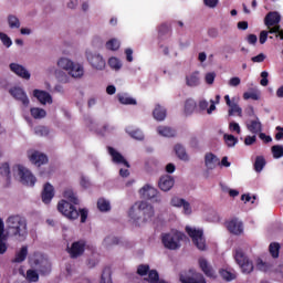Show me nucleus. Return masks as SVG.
Returning a JSON list of instances; mask_svg holds the SVG:
<instances>
[{"instance_id": "nucleus-44", "label": "nucleus", "mask_w": 283, "mask_h": 283, "mask_svg": "<svg viewBox=\"0 0 283 283\" xmlns=\"http://www.w3.org/2000/svg\"><path fill=\"white\" fill-rule=\"evenodd\" d=\"M130 138H135V140H145V135L143 130L135 129V130H126Z\"/></svg>"}, {"instance_id": "nucleus-60", "label": "nucleus", "mask_w": 283, "mask_h": 283, "mask_svg": "<svg viewBox=\"0 0 283 283\" xmlns=\"http://www.w3.org/2000/svg\"><path fill=\"white\" fill-rule=\"evenodd\" d=\"M268 39H269V32L268 31H261L260 36H259V43L261 45H264V43H266Z\"/></svg>"}, {"instance_id": "nucleus-45", "label": "nucleus", "mask_w": 283, "mask_h": 283, "mask_svg": "<svg viewBox=\"0 0 283 283\" xmlns=\"http://www.w3.org/2000/svg\"><path fill=\"white\" fill-rule=\"evenodd\" d=\"M273 158H282L283 157V146L282 145H274L271 148Z\"/></svg>"}, {"instance_id": "nucleus-29", "label": "nucleus", "mask_w": 283, "mask_h": 283, "mask_svg": "<svg viewBox=\"0 0 283 283\" xmlns=\"http://www.w3.org/2000/svg\"><path fill=\"white\" fill-rule=\"evenodd\" d=\"M153 116L155 120H165L167 118V109L163 108L160 104H157L153 111Z\"/></svg>"}, {"instance_id": "nucleus-14", "label": "nucleus", "mask_w": 283, "mask_h": 283, "mask_svg": "<svg viewBox=\"0 0 283 283\" xmlns=\"http://www.w3.org/2000/svg\"><path fill=\"white\" fill-rule=\"evenodd\" d=\"M107 151L109 156H112L113 163H115L116 165H124V167H127V169H129V161L125 159V157L120 153L114 149V147L108 146Z\"/></svg>"}, {"instance_id": "nucleus-32", "label": "nucleus", "mask_w": 283, "mask_h": 283, "mask_svg": "<svg viewBox=\"0 0 283 283\" xmlns=\"http://www.w3.org/2000/svg\"><path fill=\"white\" fill-rule=\"evenodd\" d=\"M175 154L180 160H189V155H187V149L182 145L177 144L175 146Z\"/></svg>"}, {"instance_id": "nucleus-20", "label": "nucleus", "mask_w": 283, "mask_h": 283, "mask_svg": "<svg viewBox=\"0 0 283 283\" xmlns=\"http://www.w3.org/2000/svg\"><path fill=\"white\" fill-rule=\"evenodd\" d=\"M33 96L41 103V105H52V95L46 91L34 90Z\"/></svg>"}, {"instance_id": "nucleus-55", "label": "nucleus", "mask_w": 283, "mask_h": 283, "mask_svg": "<svg viewBox=\"0 0 283 283\" xmlns=\"http://www.w3.org/2000/svg\"><path fill=\"white\" fill-rule=\"evenodd\" d=\"M120 239H118V237H107L106 239H104V244H106V247H112V244H119Z\"/></svg>"}, {"instance_id": "nucleus-12", "label": "nucleus", "mask_w": 283, "mask_h": 283, "mask_svg": "<svg viewBox=\"0 0 283 283\" xmlns=\"http://www.w3.org/2000/svg\"><path fill=\"white\" fill-rule=\"evenodd\" d=\"M170 205L171 207H177L178 209L182 208L185 216H191L192 213L191 203L182 198L174 197Z\"/></svg>"}, {"instance_id": "nucleus-4", "label": "nucleus", "mask_w": 283, "mask_h": 283, "mask_svg": "<svg viewBox=\"0 0 283 283\" xmlns=\"http://www.w3.org/2000/svg\"><path fill=\"white\" fill-rule=\"evenodd\" d=\"M185 240V233L178 230H171L170 232L161 234V243L164 244L165 249L169 251H178L180 249L182 242Z\"/></svg>"}, {"instance_id": "nucleus-47", "label": "nucleus", "mask_w": 283, "mask_h": 283, "mask_svg": "<svg viewBox=\"0 0 283 283\" xmlns=\"http://www.w3.org/2000/svg\"><path fill=\"white\" fill-rule=\"evenodd\" d=\"M108 65L109 67H112V70H120L123 67V63H120V60H118L117 57H111L108 60Z\"/></svg>"}, {"instance_id": "nucleus-13", "label": "nucleus", "mask_w": 283, "mask_h": 283, "mask_svg": "<svg viewBox=\"0 0 283 283\" xmlns=\"http://www.w3.org/2000/svg\"><path fill=\"white\" fill-rule=\"evenodd\" d=\"M224 101L228 107H230L228 111L229 116H233V114H238V116L242 118V107L238 105V102H235V97L231 99L229 95H226Z\"/></svg>"}, {"instance_id": "nucleus-10", "label": "nucleus", "mask_w": 283, "mask_h": 283, "mask_svg": "<svg viewBox=\"0 0 283 283\" xmlns=\"http://www.w3.org/2000/svg\"><path fill=\"white\" fill-rule=\"evenodd\" d=\"M179 280L181 283H207L205 275L193 270H189L188 274H180Z\"/></svg>"}, {"instance_id": "nucleus-54", "label": "nucleus", "mask_w": 283, "mask_h": 283, "mask_svg": "<svg viewBox=\"0 0 283 283\" xmlns=\"http://www.w3.org/2000/svg\"><path fill=\"white\" fill-rule=\"evenodd\" d=\"M223 138L228 147H235V145L238 144V138H235V136L233 135H224Z\"/></svg>"}, {"instance_id": "nucleus-61", "label": "nucleus", "mask_w": 283, "mask_h": 283, "mask_svg": "<svg viewBox=\"0 0 283 283\" xmlns=\"http://www.w3.org/2000/svg\"><path fill=\"white\" fill-rule=\"evenodd\" d=\"M229 129H230V132H235L237 134H240L242 132V129L240 128V124H238L235 122H231L229 124Z\"/></svg>"}, {"instance_id": "nucleus-16", "label": "nucleus", "mask_w": 283, "mask_h": 283, "mask_svg": "<svg viewBox=\"0 0 283 283\" xmlns=\"http://www.w3.org/2000/svg\"><path fill=\"white\" fill-rule=\"evenodd\" d=\"M86 59L92 67H94L95 70L105 69V60L101 56V54L87 53Z\"/></svg>"}, {"instance_id": "nucleus-64", "label": "nucleus", "mask_w": 283, "mask_h": 283, "mask_svg": "<svg viewBox=\"0 0 283 283\" xmlns=\"http://www.w3.org/2000/svg\"><path fill=\"white\" fill-rule=\"evenodd\" d=\"M276 134H275V140H282L283 139V127L277 126L276 127Z\"/></svg>"}, {"instance_id": "nucleus-11", "label": "nucleus", "mask_w": 283, "mask_h": 283, "mask_svg": "<svg viewBox=\"0 0 283 283\" xmlns=\"http://www.w3.org/2000/svg\"><path fill=\"white\" fill-rule=\"evenodd\" d=\"M226 227L232 235H242L244 232V226L238 218H232L226 222Z\"/></svg>"}, {"instance_id": "nucleus-49", "label": "nucleus", "mask_w": 283, "mask_h": 283, "mask_svg": "<svg viewBox=\"0 0 283 283\" xmlns=\"http://www.w3.org/2000/svg\"><path fill=\"white\" fill-rule=\"evenodd\" d=\"M27 280L28 282H39V273L36 272V270H28Z\"/></svg>"}, {"instance_id": "nucleus-2", "label": "nucleus", "mask_w": 283, "mask_h": 283, "mask_svg": "<svg viewBox=\"0 0 283 283\" xmlns=\"http://www.w3.org/2000/svg\"><path fill=\"white\" fill-rule=\"evenodd\" d=\"M154 206L149 205L146 201L136 202L128 211V217L135 224H140V219L143 218V222H151V218H154Z\"/></svg>"}, {"instance_id": "nucleus-21", "label": "nucleus", "mask_w": 283, "mask_h": 283, "mask_svg": "<svg viewBox=\"0 0 283 283\" xmlns=\"http://www.w3.org/2000/svg\"><path fill=\"white\" fill-rule=\"evenodd\" d=\"M52 198H54V186L46 182L42 190V202H44V205H50V202H52Z\"/></svg>"}, {"instance_id": "nucleus-33", "label": "nucleus", "mask_w": 283, "mask_h": 283, "mask_svg": "<svg viewBox=\"0 0 283 283\" xmlns=\"http://www.w3.org/2000/svg\"><path fill=\"white\" fill-rule=\"evenodd\" d=\"M38 271H40L41 275H50L52 271V264H50L46 260H43L41 261Z\"/></svg>"}, {"instance_id": "nucleus-26", "label": "nucleus", "mask_w": 283, "mask_h": 283, "mask_svg": "<svg viewBox=\"0 0 283 283\" xmlns=\"http://www.w3.org/2000/svg\"><path fill=\"white\" fill-rule=\"evenodd\" d=\"M199 266H200L201 271L205 273V275H207V277H213V275H214L213 268H211V265H209V262H207L206 259L199 260Z\"/></svg>"}, {"instance_id": "nucleus-36", "label": "nucleus", "mask_w": 283, "mask_h": 283, "mask_svg": "<svg viewBox=\"0 0 283 283\" xmlns=\"http://www.w3.org/2000/svg\"><path fill=\"white\" fill-rule=\"evenodd\" d=\"M264 167H266V159L263 156H258L254 161V170L260 174Z\"/></svg>"}, {"instance_id": "nucleus-43", "label": "nucleus", "mask_w": 283, "mask_h": 283, "mask_svg": "<svg viewBox=\"0 0 283 283\" xmlns=\"http://www.w3.org/2000/svg\"><path fill=\"white\" fill-rule=\"evenodd\" d=\"M97 209L99 211H109L112 209V206L109 205V201H107L104 198H99L97 200Z\"/></svg>"}, {"instance_id": "nucleus-57", "label": "nucleus", "mask_w": 283, "mask_h": 283, "mask_svg": "<svg viewBox=\"0 0 283 283\" xmlns=\"http://www.w3.org/2000/svg\"><path fill=\"white\" fill-rule=\"evenodd\" d=\"M149 273V265H146V264H140L138 268H137V274L138 275H142V276H145Z\"/></svg>"}, {"instance_id": "nucleus-34", "label": "nucleus", "mask_w": 283, "mask_h": 283, "mask_svg": "<svg viewBox=\"0 0 283 283\" xmlns=\"http://www.w3.org/2000/svg\"><path fill=\"white\" fill-rule=\"evenodd\" d=\"M248 129L251 134H260V132H262V123L259 120H251L250 124H248Z\"/></svg>"}, {"instance_id": "nucleus-31", "label": "nucleus", "mask_w": 283, "mask_h": 283, "mask_svg": "<svg viewBox=\"0 0 283 283\" xmlns=\"http://www.w3.org/2000/svg\"><path fill=\"white\" fill-rule=\"evenodd\" d=\"M169 36H171V28H169V25H167V24L159 25L158 39H160L163 41L165 39H169Z\"/></svg>"}, {"instance_id": "nucleus-27", "label": "nucleus", "mask_w": 283, "mask_h": 283, "mask_svg": "<svg viewBox=\"0 0 283 283\" xmlns=\"http://www.w3.org/2000/svg\"><path fill=\"white\" fill-rule=\"evenodd\" d=\"M157 132L159 136H164L165 138H174L176 136V129L169 126H159L157 127Z\"/></svg>"}, {"instance_id": "nucleus-59", "label": "nucleus", "mask_w": 283, "mask_h": 283, "mask_svg": "<svg viewBox=\"0 0 283 283\" xmlns=\"http://www.w3.org/2000/svg\"><path fill=\"white\" fill-rule=\"evenodd\" d=\"M256 268L259 269V271H269V263L259 259L256 262Z\"/></svg>"}, {"instance_id": "nucleus-63", "label": "nucleus", "mask_w": 283, "mask_h": 283, "mask_svg": "<svg viewBox=\"0 0 283 283\" xmlns=\"http://www.w3.org/2000/svg\"><path fill=\"white\" fill-rule=\"evenodd\" d=\"M214 81H216V73H207L206 74V83L208 85H213Z\"/></svg>"}, {"instance_id": "nucleus-25", "label": "nucleus", "mask_w": 283, "mask_h": 283, "mask_svg": "<svg viewBox=\"0 0 283 283\" xmlns=\"http://www.w3.org/2000/svg\"><path fill=\"white\" fill-rule=\"evenodd\" d=\"M205 165L208 169H216V165H220V159L213 153H208L205 156Z\"/></svg>"}, {"instance_id": "nucleus-8", "label": "nucleus", "mask_w": 283, "mask_h": 283, "mask_svg": "<svg viewBox=\"0 0 283 283\" xmlns=\"http://www.w3.org/2000/svg\"><path fill=\"white\" fill-rule=\"evenodd\" d=\"M85 247H87L85 240L74 241L71 247L66 248V252L72 260H76L77 258H81L83 253H85Z\"/></svg>"}, {"instance_id": "nucleus-17", "label": "nucleus", "mask_w": 283, "mask_h": 283, "mask_svg": "<svg viewBox=\"0 0 283 283\" xmlns=\"http://www.w3.org/2000/svg\"><path fill=\"white\" fill-rule=\"evenodd\" d=\"M139 195L144 200H155L158 198V190L150 185H145L140 190Z\"/></svg>"}, {"instance_id": "nucleus-56", "label": "nucleus", "mask_w": 283, "mask_h": 283, "mask_svg": "<svg viewBox=\"0 0 283 283\" xmlns=\"http://www.w3.org/2000/svg\"><path fill=\"white\" fill-rule=\"evenodd\" d=\"M0 40L2 41L3 45H6V48H10V45H12V40L10 36L3 32H0Z\"/></svg>"}, {"instance_id": "nucleus-37", "label": "nucleus", "mask_w": 283, "mask_h": 283, "mask_svg": "<svg viewBox=\"0 0 283 283\" xmlns=\"http://www.w3.org/2000/svg\"><path fill=\"white\" fill-rule=\"evenodd\" d=\"M99 283H114L112 281V269L105 268L103 270Z\"/></svg>"}, {"instance_id": "nucleus-24", "label": "nucleus", "mask_w": 283, "mask_h": 283, "mask_svg": "<svg viewBox=\"0 0 283 283\" xmlns=\"http://www.w3.org/2000/svg\"><path fill=\"white\" fill-rule=\"evenodd\" d=\"M186 85L188 87H198V85H200V72L195 71L193 73L187 75Z\"/></svg>"}, {"instance_id": "nucleus-52", "label": "nucleus", "mask_w": 283, "mask_h": 283, "mask_svg": "<svg viewBox=\"0 0 283 283\" xmlns=\"http://www.w3.org/2000/svg\"><path fill=\"white\" fill-rule=\"evenodd\" d=\"M35 136H48L50 134V129L45 126H38L34 128Z\"/></svg>"}, {"instance_id": "nucleus-38", "label": "nucleus", "mask_w": 283, "mask_h": 283, "mask_svg": "<svg viewBox=\"0 0 283 283\" xmlns=\"http://www.w3.org/2000/svg\"><path fill=\"white\" fill-rule=\"evenodd\" d=\"M63 196L70 205H77L78 203V198H76V195H74V191H72L70 189L65 190Z\"/></svg>"}, {"instance_id": "nucleus-40", "label": "nucleus", "mask_w": 283, "mask_h": 283, "mask_svg": "<svg viewBox=\"0 0 283 283\" xmlns=\"http://www.w3.org/2000/svg\"><path fill=\"white\" fill-rule=\"evenodd\" d=\"M197 104L193 99H187L185 103V114L189 116V114H193L196 111Z\"/></svg>"}, {"instance_id": "nucleus-46", "label": "nucleus", "mask_w": 283, "mask_h": 283, "mask_svg": "<svg viewBox=\"0 0 283 283\" xmlns=\"http://www.w3.org/2000/svg\"><path fill=\"white\" fill-rule=\"evenodd\" d=\"M244 101H249L250 98L252 101H260V91L254 92H245L243 93Z\"/></svg>"}, {"instance_id": "nucleus-41", "label": "nucleus", "mask_w": 283, "mask_h": 283, "mask_svg": "<svg viewBox=\"0 0 283 283\" xmlns=\"http://www.w3.org/2000/svg\"><path fill=\"white\" fill-rule=\"evenodd\" d=\"M269 251H270V255H272V258H274V259L280 258V243H277V242L270 243Z\"/></svg>"}, {"instance_id": "nucleus-23", "label": "nucleus", "mask_w": 283, "mask_h": 283, "mask_svg": "<svg viewBox=\"0 0 283 283\" xmlns=\"http://www.w3.org/2000/svg\"><path fill=\"white\" fill-rule=\"evenodd\" d=\"M175 180L174 177L166 175L160 177L158 187L161 189V191H170V189L174 187Z\"/></svg>"}, {"instance_id": "nucleus-48", "label": "nucleus", "mask_w": 283, "mask_h": 283, "mask_svg": "<svg viewBox=\"0 0 283 283\" xmlns=\"http://www.w3.org/2000/svg\"><path fill=\"white\" fill-rule=\"evenodd\" d=\"M8 23H9V28H11V29L21 28V22L19 21V18H17L14 15H9Z\"/></svg>"}, {"instance_id": "nucleus-5", "label": "nucleus", "mask_w": 283, "mask_h": 283, "mask_svg": "<svg viewBox=\"0 0 283 283\" xmlns=\"http://www.w3.org/2000/svg\"><path fill=\"white\" fill-rule=\"evenodd\" d=\"M233 258L237 264L240 266L242 273H244L245 275L253 273V261H251L249 256H247L244 250H242L241 248H237L233 252Z\"/></svg>"}, {"instance_id": "nucleus-7", "label": "nucleus", "mask_w": 283, "mask_h": 283, "mask_svg": "<svg viewBox=\"0 0 283 283\" xmlns=\"http://www.w3.org/2000/svg\"><path fill=\"white\" fill-rule=\"evenodd\" d=\"M186 232L192 239L193 244L199 249V251H205V249H207L203 237L205 232H202V230L186 227Z\"/></svg>"}, {"instance_id": "nucleus-62", "label": "nucleus", "mask_w": 283, "mask_h": 283, "mask_svg": "<svg viewBox=\"0 0 283 283\" xmlns=\"http://www.w3.org/2000/svg\"><path fill=\"white\" fill-rule=\"evenodd\" d=\"M219 35H220V32L218 31V29L210 28L208 30V36H210V39H218Z\"/></svg>"}, {"instance_id": "nucleus-19", "label": "nucleus", "mask_w": 283, "mask_h": 283, "mask_svg": "<svg viewBox=\"0 0 283 283\" xmlns=\"http://www.w3.org/2000/svg\"><path fill=\"white\" fill-rule=\"evenodd\" d=\"M11 72L13 74H17V76H20V78H24L25 81H30V72L23 67L21 64L11 63L9 65Z\"/></svg>"}, {"instance_id": "nucleus-50", "label": "nucleus", "mask_w": 283, "mask_h": 283, "mask_svg": "<svg viewBox=\"0 0 283 283\" xmlns=\"http://www.w3.org/2000/svg\"><path fill=\"white\" fill-rule=\"evenodd\" d=\"M0 175L10 180V165L8 163L0 166Z\"/></svg>"}, {"instance_id": "nucleus-39", "label": "nucleus", "mask_w": 283, "mask_h": 283, "mask_svg": "<svg viewBox=\"0 0 283 283\" xmlns=\"http://www.w3.org/2000/svg\"><path fill=\"white\" fill-rule=\"evenodd\" d=\"M3 220L0 219V255H3L8 251V244H6V242H3L1 239V235H3Z\"/></svg>"}, {"instance_id": "nucleus-1", "label": "nucleus", "mask_w": 283, "mask_h": 283, "mask_svg": "<svg viewBox=\"0 0 283 283\" xmlns=\"http://www.w3.org/2000/svg\"><path fill=\"white\" fill-rule=\"evenodd\" d=\"M7 238H14L23 242L28 238V222L25 218L15 214L7 219Z\"/></svg>"}, {"instance_id": "nucleus-18", "label": "nucleus", "mask_w": 283, "mask_h": 283, "mask_svg": "<svg viewBox=\"0 0 283 283\" xmlns=\"http://www.w3.org/2000/svg\"><path fill=\"white\" fill-rule=\"evenodd\" d=\"M29 159L33 165H36V167H41V165H48V155L40 153L38 150H34L29 156Z\"/></svg>"}, {"instance_id": "nucleus-6", "label": "nucleus", "mask_w": 283, "mask_h": 283, "mask_svg": "<svg viewBox=\"0 0 283 283\" xmlns=\"http://www.w3.org/2000/svg\"><path fill=\"white\" fill-rule=\"evenodd\" d=\"M57 65L62 70H65L66 72H69L70 76H72L73 78H81V76H83L84 74V71L81 64H74V62H72L67 57H61L57 61Z\"/></svg>"}, {"instance_id": "nucleus-42", "label": "nucleus", "mask_w": 283, "mask_h": 283, "mask_svg": "<svg viewBox=\"0 0 283 283\" xmlns=\"http://www.w3.org/2000/svg\"><path fill=\"white\" fill-rule=\"evenodd\" d=\"M119 48H120V41H118L117 39H111L106 42V50L116 52V50H119Z\"/></svg>"}, {"instance_id": "nucleus-9", "label": "nucleus", "mask_w": 283, "mask_h": 283, "mask_svg": "<svg viewBox=\"0 0 283 283\" xmlns=\"http://www.w3.org/2000/svg\"><path fill=\"white\" fill-rule=\"evenodd\" d=\"M18 174L23 185H28V187H34L36 185V177L25 167L18 166Z\"/></svg>"}, {"instance_id": "nucleus-53", "label": "nucleus", "mask_w": 283, "mask_h": 283, "mask_svg": "<svg viewBox=\"0 0 283 283\" xmlns=\"http://www.w3.org/2000/svg\"><path fill=\"white\" fill-rule=\"evenodd\" d=\"M159 280H160V275L158 274V271H156V270L148 271V281L150 283H156Z\"/></svg>"}, {"instance_id": "nucleus-58", "label": "nucleus", "mask_w": 283, "mask_h": 283, "mask_svg": "<svg viewBox=\"0 0 283 283\" xmlns=\"http://www.w3.org/2000/svg\"><path fill=\"white\" fill-rule=\"evenodd\" d=\"M260 85H262V87H266V85H269V72H261Z\"/></svg>"}, {"instance_id": "nucleus-3", "label": "nucleus", "mask_w": 283, "mask_h": 283, "mask_svg": "<svg viewBox=\"0 0 283 283\" xmlns=\"http://www.w3.org/2000/svg\"><path fill=\"white\" fill-rule=\"evenodd\" d=\"M57 211H60V213H62V216H65V218H67L69 220H77L78 216L81 218V222L85 223L87 222V209H80L76 210V207H74V205L67 202V200L62 199L59 203H57Z\"/></svg>"}, {"instance_id": "nucleus-28", "label": "nucleus", "mask_w": 283, "mask_h": 283, "mask_svg": "<svg viewBox=\"0 0 283 283\" xmlns=\"http://www.w3.org/2000/svg\"><path fill=\"white\" fill-rule=\"evenodd\" d=\"M25 258H28V247L23 245L18 253H15V258L12 259L13 264H21V262H25Z\"/></svg>"}, {"instance_id": "nucleus-30", "label": "nucleus", "mask_w": 283, "mask_h": 283, "mask_svg": "<svg viewBox=\"0 0 283 283\" xmlns=\"http://www.w3.org/2000/svg\"><path fill=\"white\" fill-rule=\"evenodd\" d=\"M30 114L35 120H41V118H45L48 116V112L40 107H31Z\"/></svg>"}, {"instance_id": "nucleus-22", "label": "nucleus", "mask_w": 283, "mask_h": 283, "mask_svg": "<svg viewBox=\"0 0 283 283\" xmlns=\"http://www.w3.org/2000/svg\"><path fill=\"white\" fill-rule=\"evenodd\" d=\"M282 21V18L280 17V13L276 11L269 12L264 18V24L268 28H273L274 25H277Z\"/></svg>"}, {"instance_id": "nucleus-35", "label": "nucleus", "mask_w": 283, "mask_h": 283, "mask_svg": "<svg viewBox=\"0 0 283 283\" xmlns=\"http://www.w3.org/2000/svg\"><path fill=\"white\" fill-rule=\"evenodd\" d=\"M117 98L122 105H137L136 99L129 97L127 94H119Z\"/></svg>"}, {"instance_id": "nucleus-15", "label": "nucleus", "mask_w": 283, "mask_h": 283, "mask_svg": "<svg viewBox=\"0 0 283 283\" xmlns=\"http://www.w3.org/2000/svg\"><path fill=\"white\" fill-rule=\"evenodd\" d=\"M10 94L17 101H21V103L24 107H28L30 105V98H28V95L25 94V91H23V88L13 87L10 90Z\"/></svg>"}, {"instance_id": "nucleus-51", "label": "nucleus", "mask_w": 283, "mask_h": 283, "mask_svg": "<svg viewBox=\"0 0 283 283\" xmlns=\"http://www.w3.org/2000/svg\"><path fill=\"white\" fill-rule=\"evenodd\" d=\"M220 275L223 280H226V282H231L232 280H235V274L231 273L227 270H220Z\"/></svg>"}]
</instances>
